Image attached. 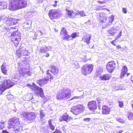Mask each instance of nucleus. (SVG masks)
<instances>
[{
  "label": "nucleus",
  "mask_w": 133,
  "mask_h": 133,
  "mask_svg": "<svg viewBox=\"0 0 133 133\" xmlns=\"http://www.w3.org/2000/svg\"><path fill=\"white\" fill-rule=\"evenodd\" d=\"M52 133H62V132L61 131L56 130L55 131L52 132Z\"/></svg>",
  "instance_id": "864d4df0"
},
{
  "label": "nucleus",
  "mask_w": 133,
  "mask_h": 133,
  "mask_svg": "<svg viewBox=\"0 0 133 133\" xmlns=\"http://www.w3.org/2000/svg\"><path fill=\"white\" fill-rule=\"evenodd\" d=\"M55 31L56 32H58V31L57 30H56V29H55Z\"/></svg>",
  "instance_id": "69168bd1"
},
{
  "label": "nucleus",
  "mask_w": 133,
  "mask_h": 133,
  "mask_svg": "<svg viewBox=\"0 0 133 133\" xmlns=\"http://www.w3.org/2000/svg\"><path fill=\"white\" fill-rule=\"evenodd\" d=\"M1 69L2 72L4 75H6L7 70L6 68V65L5 63H3L2 65Z\"/></svg>",
  "instance_id": "bb28decb"
},
{
  "label": "nucleus",
  "mask_w": 133,
  "mask_h": 133,
  "mask_svg": "<svg viewBox=\"0 0 133 133\" xmlns=\"http://www.w3.org/2000/svg\"><path fill=\"white\" fill-rule=\"evenodd\" d=\"M2 20L4 22L8 25V26H10L11 25L17 23L19 19L11 18L9 16L7 17L4 15L0 17V21Z\"/></svg>",
  "instance_id": "423d86ee"
},
{
  "label": "nucleus",
  "mask_w": 133,
  "mask_h": 133,
  "mask_svg": "<svg viewBox=\"0 0 133 133\" xmlns=\"http://www.w3.org/2000/svg\"><path fill=\"white\" fill-rule=\"evenodd\" d=\"M25 0H10L9 8H22L27 5Z\"/></svg>",
  "instance_id": "f03ea898"
},
{
  "label": "nucleus",
  "mask_w": 133,
  "mask_h": 133,
  "mask_svg": "<svg viewBox=\"0 0 133 133\" xmlns=\"http://www.w3.org/2000/svg\"><path fill=\"white\" fill-rule=\"evenodd\" d=\"M23 27L26 30H28L31 27V23L28 22H25L23 23Z\"/></svg>",
  "instance_id": "cd10ccee"
},
{
  "label": "nucleus",
  "mask_w": 133,
  "mask_h": 133,
  "mask_svg": "<svg viewBox=\"0 0 133 133\" xmlns=\"http://www.w3.org/2000/svg\"><path fill=\"white\" fill-rule=\"evenodd\" d=\"M60 34L61 35H64L62 37V39L64 40L66 39L67 40H70L71 39V38L70 39V36L68 35L66 29L64 28H62L60 32Z\"/></svg>",
  "instance_id": "dca6fc26"
},
{
  "label": "nucleus",
  "mask_w": 133,
  "mask_h": 133,
  "mask_svg": "<svg viewBox=\"0 0 133 133\" xmlns=\"http://www.w3.org/2000/svg\"><path fill=\"white\" fill-rule=\"evenodd\" d=\"M70 36V39L71 38V39L72 38H74L76 37L77 34L76 33H74L71 35V36Z\"/></svg>",
  "instance_id": "79ce46f5"
},
{
  "label": "nucleus",
  "mask_w": 133,
  "mask_h": 133,
  "mask_svg": "<svg viewBox=\"0 0 133 133\" xmlns=\"http://www.w3.org/2000/svg\"><path fill=\"white\" fill-rule=\"evenodd\" d=\"M29 12H30V13H31L32 14H36V12H34V11H30Z\"/></svg>",
  "instance_id": "13d9d810"
},
{
  "label": "nucleus",
  "mask_w": 133,
  "mask_h": 133,
  "mask_svg": "<svg viewBox=\"0 0 133 133\" xmlns=\"http://www.w3.org/2000/svg\"><path fill=\"white\" fill-rule=\"evenodd\" d=\"M53 5L54 7H56L57 6V4H54Z\"/></svg>",
  "instance_id": "0e129e2a"
},
{
  "label": "nucleus",
  "mask_w": 133,
  "mask_h": 133,
  "mask_svg": "<svg viewBox=\"0 0 133 133\" xmlns=\"http://www.w3.org/2000/svg\"><path fill=\"white\" fill-rule=\"evenodd\" d=\"M28 112H22L21 114V117L24 119H27Z\"/></svg>",
  "instance_id": "c85d7f7f"
},
{
  "label": "nucleus",
  "mask_w": 133,
  "mask_h": 133,
  "mask_svg": "<svg viewBox=\"0 0 133 133\" xmlns=\"http://www.w3.org/2000/svg\"><path fill=\"white\" fill-rule=\"evenodd\" d=\"M27 86H29L30 87V88L36 92L38 96H39L41 98H44L45 97L43 94V90L41 88L35 85L34 83H33L31 85L28 84L27 85Z\"/></svg>",
  "instance_id": "6e6552de"
},
{
  "label": "nucleus",
  "mask_w": 133,
  "mask_h": 133,
  "mask_svg": "<svg viewBox=\"0 0 133 133\" xmlns=\"http://www.w3.org/2000/svg\"><path fill=\"white\" fill-rule=\"evenodd\" d=\"M122 11L124 13H126L127 12V11L126 9H122Z\"/></svg>",
  "instance_id": "6e6d98bb"
},
{
  "label": "nucleus",
  "mask_w": 133,
  "mask_h": 133,
  "mask_svg": "<svg viewBox=\"0 0 133 133\" xmlns=\"http://www.w3.org/2000/svg\"><path fill=\"white\" fill-rule=\"evenodd\" d=\"M43 128L44 130V132H48L51 131L49 128H48L47 127H44Z\"/></svg>",
  "instance_id": "c9c22d12"
},
{
  "label": "nucleus",
  "mask_w": 133,
  "mask_h": 133,
  "mask_svg": "<svg viewBox=\"0 0 133 133\" xmlns=\"http://www.w3.org/2000/svg\"><path fill=\"white\" fill-rule=\"evenodd\" d=\"M131 81H132V82H133V76H131Z\"/></svg>",
  "instance_id": "e2e57ef3"
},
{
  "label": "nucleus",
  "mask_w": 133,
  "mask_h": 133,
  "mask_svg": "<svg viewBox=\"0 0 133 133\" xmlns=\"http://www.w3.org/2000/svg\"><path fill=\"white\" fill-rule=\"evenodd\" d=\"M127 48L126 46H125V47L124 48H122L121 50V51H123V50H124L125 51H126L127 50Z\"/></svg>",
  "instance_id": "603ef678"
},
{
  "label": "nucleus",
  "mask_w": 133,
  "mask_h": 133,
  "mask_svg": "<svg viewBox=\"0 0 133 133\" xmlns=\"http://www.w3.org/2000/svg\"><path fill=\"white\" fill-rule=\"evenodd\" d=\"M27 119L29 121L34 120L36 117L35 114L34 112L28 113Z\"/></svg>",
  "instance_id": "4be33fe9"
},
{
  "label": "nucleus",
  "mask_w": 133,
  "mask_h": 133,
  "mask_svg": "<svg viewBox=\"0 0 133 133\" xmlns=\"http://www.w3.org/2000/svg\"><path fill=\"white\" fill-rule=\"evenodd\" d=\"M47 46H45L42 47L40 48V51L41 53H45L47 51V50L46 49Z\"/></svg>",
  "instance_id": "c756f323"
},
{
  "label": "nucleus",
  "mask_w": 133,
  "mask_h": 133,
  "mask_svg": "<svg viewBox=\"0 0 133 133\" xmlns=\"http://www.w3.org/2000/svg\"><path fill=\"white\" fill-rule=\"evenodd\" d=\"M101 18L99 19V21L102 23H103L105 22L107 19V16L104 14L101 13L99 14Z\"/></svg>",
  "instance_id": "393cba45"
},
{
  "label": "nucleus",
  "mask_w": 133,
  "mask_h": 133,
  "mask_svg": "<svg viewBox=\"0 0 133 133\" xmlns=\"http://www.w3.org/2000/svg\"><path fill=\"white\" fill-rule=\"evenodd\" d=\"M102 113L103 114L107 115L110 113V109L108 106L104 105L102 107Z\"/></svg>",
  "instance_id": "aec40b11"
},
{
  "label": "nucleus",
  "mask_w": 133,
  "mask_h": 133,
  "mask_svg": "<svg viewBox=\"0 0 133 133\" xmlns=\"http://www.w3.org/2000/svg\"><path fill=\"white\" fill-rule=\"evenodd\" d=\"M123 131L122 130H120L118 132H117V133H121Z\"/></svg>",
  "instance_id": "052dcab7"
},
{
  "label": "nucleus",
  "mask_w": 133,
  "mask_h": 133,
  "mask_svg": "<svg viewBox=\"0 0 133 133\" xmlns=\"http://www.w3.org/2000/svg\"><path fill=\"white\" fill-rule=\"evenodd\" d=\"M114 16L112 15L108 17L109 21L110 24H111L114 21Z\"/></svg>",
  "instance_id": "72a5a7b5"
},
{
  "label": "nucleus",
  "mask_w": 133,
  "mask_h": 133,
  "mask_svg": "<svg viewBox=\"0 0 133 133\" xmlns=\"http://www.w3.org/2000/svg\"><path fill=\"white\" fill-rule=\"evenodd\" d=\"M18 69V72L21 76L26 77L31 75L29 69L19 66Z\"/></svg>",
  "instance_id": "9d476101"
},
{
  "label": "nucleus",
  "mask_w": 133,
  "mask_h": 133,
  "mask_svg": "<svg viewBox=\"0 0 133 133\" xmlns=\"http://www.w3.org/2000/svg\"><path fill=\"white\" fill-rule=\"evenodd\" d=\"M91 36L90 35L88 34L85 35L82 38V40L85 42L87 44L89 43L90 41L91 38Z\"/></svg>",
  "instance_id": "b1692460"
},
{
  "label": "nucleus",
  "mask_w": 133,
  "mask_h": 133,
  "mask_svg": "<svg viewBox=\"0 0 133 133\" xmlns=\"http://www.w3.org/2000/svg\"><path fill=\"white\" fill-rule=\"evenodd\" d=\"M116 64L113 61L109 62L107 65L106 68L109 72H111L115 69Z\"/></svg>",
  "instance_id": "2eb2a0df"
},
{
  "label": "nucleus",
  "mask_w": 133,
  "mask_h": 133,
  "mask_svg": "<svg viewBox=\"0 0 133 133\" xmlns=\"http://www.w3.org/2000/svg\"><path fill=\"white\" fill-rule=\"evenodd\" d=\"M83 97H84V96L83 95V94H82L80 96H74L73 98H71L70 99V100H72L74 99H81V98H83Z\"/></svg>",
  "instance_id": "4c0bfd02"
},
{
  "label": "nucleus",
  "mask_w": 133,
  "mask_h": 133,
  "mask_svg": "<svg viewBox=\"0 0 133 133\" xmlns=\"http://www.w3.org/2000/svg\"><path fill=\"white\" fill-rule=\"evenodd\" d=\"M45 116V114L43 112V110H41L40 111V117L41 119L43 118V117Z\"/></svg>",
  "instance_id": "58836bf2"
},
{
  "label": "nucleus",
  "mask_w": 133,
  "mask_h": 133,
  "mask_svg": "<svg viewBox=\"0 0 133 133\" xmlns=\"http://www.w3.org/2000/svg\"><path fill=\"white\" fill-rule=\"evenodd\" d=\"M118 103L119 107L120 108L122 107L123 106V102L121 101H119Z\"/></svg>",
  "instance_id": "de8ad7c7"
},
{
  "label": "nucleus",
  "mask_w": 133,
  "mask_h": 133,
  "mask_svg": "<svg viewBox=\"0 0 133 133\" xmlns=\"http://www.w3.org/2000/svg\"><path fill=\"white\" fill-rule=\"evenodd\" d=\"M111 41L110 42L113 45H115V43H114V41Z\"/></svg>",
  "instance_id": "4d7b16f0"
},
{
  "label": "nucleus",
  "mask_w": 133,
  "mask_h": 133,
  "mask_svg": "<svg viewBox=\"0 0 133 133\" xmlns=\"http://www.w3.org/2000/svg\"><path fill=\"white\" fill-rule=\"evenodd\" d=\"M46 72L47 75L50 77V79H53V76L51 75L50 72H51L54 75H56L58 72V69L56 66L51 65L50 67V69L48 70Z\"/></svg>",
  "instance_id": "ddd939ff"
},
{
  "label": "nucleus",
  "mask_w": 133,
  "mask_h": 133,
  "mask_svg": "<svg viewBox=\"0 0 133 133\" xmlns=\"http://www.w3.org/2000/svg\"><path fill=\"white\" fill-rule=\"evenodd\" d=\"M111 78V75L108 74H105L99 77L100 79L102 81L109 80Z\"/></svg>",
  "instance_id": "5701e85b"
},
{
  "label": "nucleus",
  "mask_w": 133,
  "mask_h": 133,
  "mask_svg": "<svg viewBox=\"0 0 133 133\" xmlns=\"http://www.w3.org/2000/svg\"><path fill=\"white\" fill-rule=\"evenodd\" d=\"M73 63L75 66L74 68L76 69H77L80 68V65L77 61H74Z\"/></svg>",
  "instance_id": "2f4dec72"
},
{
  "label": "nucleus",
  "mask_w": 133,
  "mask_h": 133,
  "mask_svg": "<svg viewBox=\"0 0 133 133\" xmlns=\"http://www.w3.org/2000/svg\"><path fill=\"white\" fill-rule=\"evenodd\" d=\"M103 99H100L99 98H97V103H98V108L100 110H101V105H100V104L102 103Z\"/></svg>",
  "instance_id": "7c9ffc66"
},
{
  "label": "nucleus",
  "mask_w": 133,
  "mask_h": 133,
  "mask_svg": "<svg viewBox=\"0 0 133 133\" xmlns=\"http://www.w3.org/2000/svg\"><path fill=\"white\" fill-rule=\"evenodd\" d=\"M66 11L67 12V13L69 17V18H73L75 17L78 15H79L83 16H85V15L83 11H79L77 12H75L73 11L69 10L68 9H66Z\"/></svg>",
  "instance_id": "4468645a"
},
{
  "label": "nucleus",
  "mask_w": 133,
  "mask_h": 133,
  "mask_svg": "<svg viewBox=\"0 0 133 133\" xmlns=\"http://www.w3.org/2000/svg\"><path fill=\"white\" fill-rule=\"evenodd\" d=\"M128 71L127 67L126 66H123L121 71L120 78H122L124 77L125 75L126 74Z\"/></svg>",
  "instance_id": "412c9836"
},
{
  "label": "nucleus",
  "mask_w": 133,
  "mask_h": 133,
  "mask_svg": "<svg viewBox=\"0 0 133 133\" xmlns=\"http://www.w3.org/2000/svg\"><path fill=\"white\" fill-rule=\"evenodd\" d=\"M101 1H98V2L99 3H105L108 1H109L110 0H101Z\"/></svg>",
  "instance_id": "49530a36"
},
{
  "label": "nucleus",
  "mask_w": 133,
  "mask_h": 133,
  "mask_svg": "<svg viewBox=\"0 0 133 133\" xmlns=\"http://www.w3.org/2000/svg\"><path fill=\"white\" fill-rule=\"evenodd\" d=\"M49 54L48 53H47L46 54V57H48L49 56Z\"/></svg>",
  "instance_id": "680f3d73"
},
{
  "label": "nucleus",
  "mask_w": 133,
  "mask_h": 133,
  "mask_svg": "<svg viewBox=\"0 0 133 133\" xmlns=\"http://www.w3.org/2000/svg\"><path fill=\"white\" fill-rule=\"evenodd\" d=\"M88 105L89 109L91 110L94 111L97 109V103L95 101H90L88 103Z\"/></svg>",
  "instance_id": "f3484780"
},
{
  "label": "nucleus",
  "mask_w": 133,
  "mask_h": 133,
  "mask_svg": "<svg viewBox=\"0 0 133 133\" xmlns=\"http://www.w3.org/2000/svg\"><path fill=\"white\" fill-rule=\"evenodd\" d=\"M0 133H9L8 131H6V130H3Z\"/></svg>",
  "instance_id": "8fccbe9b"
},
{
  "label": "nucleus",
  "mask_w": 133,
  "mask_h": 133,
  "mask_svg": "<svg viewBox=\"0 0 133 133\" xmlns=\"http://www.w3.org/2000/svg\"><path fill=\"white\" fill-rule=\"evenodd\" d=\"M115 31L114 29H113V28L110 29L109 30H108V33L111 35H114L116 32H115Z\"/></svg>",
  "instance_id": "f704fd0d"
},
{
  "label": "nucleus",
  "mask_w": 133,
  "mask_h": 133,
  "mask_svg": "<svg viewBox=\"0 0 133 133\" xmlns=\"http://www.w3.org/2000/svg\"><path fill=\"white\" fill-rule=\"evenodd\" d=\"M42 35V32L40 30H38L37 31L36 34H35V35H36V37L37 36H41Z\"/></svg>",
  "instance_id": "a19ab883"
},
{
  "label": "nucleus",
  "mask_w": 133,
  "mask_h": 133,
  "mask_svg": "<svg viewBox=\"0 0 133 133\" xmlns=\"http://www.w3.org/2000/svg\"><path fill=\"white\" fill-rule=\"evenodd\" d=\"M117 121L122 123H124V120L121 118H118L116 119Z\"/></svg>",
  "instance_id": "c03bdc74"
},
{
  "label": "nucleus",
  "mask_w": 133,
  "mask_h": 133,
  "mask_svg": "<svg viewBox=\"0 0 133 133\" xmlns=\"http://www.w3.org/2000/svg\"><path fill=\"white\" fill-rule=\"evenodd\" d=\"M8 128L9 129L12 128L13 131L16 133L21 131L22 128L20 124L19 119L16 117H14L9 120Z\"/></svg>",
  "instance_id": "f257e3e1"
},
{
  "label": "nucleus",
  "mask_w": 133,
  "mask_h": 133,
  "mask_svg": "<svg viewBox=\"0 0 133 133\" xmlns=\"http://www.w3.org/2000/svg\"><path fill=\"white\" fill-rule=\"evenodd\" d=\"M49 77L48 76L45 78L39 79L37 81V83L40 86L42 87L44 85L49 81Z\"/></svg>",
  "instance_id": "a211bd4d"
},
{
  "label": "nucleus",
  "mask_w": 133,
  "mask_h": 133,
  "mask_svg": "<svg viewBox=\"0 0 133 133\" xmlns=\"http://www.w3.org/2000/svg\"><path fill=\"white\" fill-rule=\"evenodd\" d=\"M18 76H15L14 77V79H16L17 80L14 81L15 83L12 82L10 80L4 79L3 80V82L0 85V90L3 92L4 91L5 89L10 88L16 83V82L17 81Z\"/></svg>",
  "instance_id": "20e7f679"
},
{
  "label": "nucleus",
  "mask_w": 133,
  "mask_h": 133,
  "mask_svg": "<svg viewBox=\"0 0 133 133\" xmlns=\"http://www.w3.org/2000/svg\"><path fill=\"white\" fill-rule=\"evenodd\" d=\"M6 8V3L2 2H0V8Z\"/></svg>",
  "instance_id": "473e14b6"
},
{
  "label": "nucleus",
  "mask_w": 133,
  "mask_h": 133,
  "mask_svg": "<svg viewBox=\"0 0 133 133\" xmlns=\"http://www.w3.org/2000/svg\"><path fill=\"white\" fill-rule=\"evenodd\" d=\"M130 74V73H127V76H128Z\"/></svg>",
  "instance_id": "774afa93"
},
{
  "label": "nucleus",
  "mask_w": 133,
  "mask_h": 133,
  "mask_svg": "<svg viewBox=\"0 0 133 133\" xmlns=\"http://www.w3.org/2000/svg\"><path fill=\"white\" fill-rule=\"evenodd\" d=\"M116 48L117 49H120L121 48V47L120 45H118L116 46Z\"/></svg>",
  "instance_id": "bf43d9fd"
},
{
  "label": "nucleus",
  "mask_w": 133,
  "mask_h": 133,
  "mask_svg": "<svg viewBox=\"0 0 133 133\" xmlns=\"http://www.w3.org/2000/svg\"><path fill=\"white\" fill-rule=\"evenodd\" d=\"M90 119L89 118H85L84 119V121H85L89 122L90 121Z\"/></svg>",
  "instance_id": "3c124183"
},
{
  "label": "nucleus",
  "mask_w": 133,
  "mask_h": 133,
  "mask_svg": "<svg viewBox=\"0 0 133 133\" xmlns=\"http://www.w3.org/2000/svg\"><path fill=\"white\" fill-rule=\"evenodd\" d=\"M5 122H0V129H3L4 128V124Z\"/></svg>",
  "instance_id": "ea45409f"
},
{
  "label": "nucleus",
  "mask_w": 133,
  "mask_h": 133,
  "mask_svg": "<svg viewBox=\"0 0 133 133\" xmlns=\"http://www.w3.org/2000/svg\"><path fill=\"white\" fill-rule=\"evenodd\" d=\"M71 119V118L66 113H65L63 115L60 117L59 120L60 121H64L68 122L70 121Z\"/></svg>",
  "instance_id": "6ab92c4d"
},
{
  "label": "nucleus",
  "mask_w": 133,
  "mask_h": 133,
  "mask_svg": "<svg viewBox=\"0 0 133 133\" xmlns=\"http://www.w3.org/2000/svg\"><path fill=\"white\" fill-rule=\"evenodd\" d=\"M71 90L70 89H64L57 93L56 95L57 98L59 100L69 99L71 95Z\"/></svg>",
  "instance_id": "7ed1b4c3"
},
{
  "label": "nucleus",
  "mask_w": 133,
  "mask_h": 133,
  "mask_svg": "<svg viewBox=\"0 0 133 133\" xmlns=\"http://www.w3.org/2000/svg\"><path fill=\"white\" fill-rule=\"evenodd\" d=\"M21 34L17 30L14 31L10 35L11 40L14 44V45L17 47L20 42L21 39Z\"/></svg>",
  "instance_id": "39448f33"
},
{
  "label": "nucleus",
  "mask_w": 133,
  "mask_h": 133,
  "mask_svg": "<svg viewBox=\"0 0 133 133\" xmlns=\"http://www.w3.org/2000/svg\"><path fill=\"white\" fill-rule=\"evenodd\" d=\"M16 52L17 55L19 57L21 56H28L30 54V53L26 48L22 46V45L21 46L19 49L16 51Z\"/></svg>",
  "instance_id": "f8f14e48"
},
{
  "label": "nucleus",
  "mask_w": 133,
  "mask_h": 133,
  "mask_svg": "<svg viewBox=\"0 0 133 133\" xmlns=\"http://www.w3.org/2000/svg\"><path fill=\"white\" fill-rule=\"evenodd\" d=\"M85 107L83 105L78 104L73 107L71 110V111L75 115H77L85 110Z\"/></svg>",
  "instance_id": "1a4fd4ad"
},
{
  "label": "nucleus",
  "mask_w": 133,
  "mask_h": 133,
  "mask_svg": "<svg viewBox=\"0 0 133 133\" xmlns=\"http://www.w3.org/2000/svg\"><path fill=\"white\" fill-rule=\"evenodd\" d=\"M93 66L92 64H85L83 65L82 69V72L86 75L90 74L92 71Z\"/></svg>",
  "instance_id": "9b49d317"
},
{
  "label": "nucleus",
  "mask_w": 133,
  "mask_h": 133,
  "mask_svg": "<svg viewBox=\"0 0 133 133\" xmlns=\"http://www.w3.org/2000/svg\"><path fill=\"white\" fill-rule=\"evenodd\" d=\"M106 9V10L107 11H108V12H110V10L109 9Z\"/></svg>",
  "instance_id": "338daca9"
},
{
  "label": "nucleus",
  "mask_w": 133,
  "mask_h": 133,
  "mask_svg": "<svg viewBox=\"0 0 133 133\" xmlns=\"http://www.w3.org/2000/svg\"><path fill=\"white\" fill-rule=\"evenodd\" d=\"M49 17L51 19L58 18L62 16L61 11L57 9H52L49 12Z\"/></svg>",
  "instance_id": "0eeeda50"
},
{
  "label": "nucleus",
  "mask_w": 133,
  "mask_h": 133,
  "mask_svg": "<svg viewBox=\"0 0 133 133\" xmlns=\"http://www.w3.org/2000/svg\"><path fill=\"white\" fill-rule=\"evenodd\" d=\"M13 96L9 94L6 96V97L9 100H11V98H12Z\"/></svg>",
  "instance_id": "a18cd8bd"
},
{
  "label": "nucleus",
  "mask_w": 133,
  "mask_h": 133,
  "mask_svg": "<svg viewBox=\"0 0 133 133\" xmlns=\"http://www.w3.org/2000/svg\"><path fill=\"white\" fill-rule=\"evenodd\" d=\"M49 126L50 129L52 130H53L55 128V127L53 124H52L51 121L49 120Z\"/></svg>",
  "instance_id": "e433bc0d"
},
{
  "label": "nucleus",
  "mask_w": 133,
  "mask_h": 133,
  "mask_svg": "<svg viewBox=\"0 0 133 133\" xmlns=\"http://www.w3.org/2000/svg\"><path fill=\"white\" fill-rule=\"evenodd\" d=\"M103 71V69L102 68L100 67H98L96 69L95 75L97 77L100 76Z\"/></svg>",
  "instance_id": "a878e982"
},
{
  "label": "nucleus",
  "mask_w": 133,
  "mask_h": 133,
  "mask_svg": "<svg viewBox=\"0 0 133 133\" xmlns=\"http://www.w3.org/2000/svg\"><path fill=\"white\" fill-rule=\"evenodd\" d=\"M128 117L129 120L133 119V113H130L128 115Z\"/></svg>",
  "instance_id": "37998d69"
},
{
  "label": "nucleus",
  "mask_w": 133,
  "mask_h": 133,
  "mask_svg": "<svg viewBox=\"0 0 133 133\" xmlns=\"http://www.w3.org/2000/svg\"><path fill=\"white\" fill-rule=\"evenodd\" d=\"M51 48V47L50 46L47 47L46 49L47 50V51L50 50Z\"/></svg>",
  "instance_id": "5fc2aeb1"
},
{
  "label": "nucleus",
  "mask_w": 133,
  "mask_h": 133,
  "mask_svg": "<svg viewBox=\"0 0 133 133\" xmlns=\"http://www.w3.org/2000/svg\"><path fill=\"white\" fill-rule=\"evenodd\" d=\"M122 31H121L119 33V34L116 37V40L117 39L119 38H120L121 36L122 35Z\"/></svg>",
  "instance_id": "09e8293b"
}]
</instances>
